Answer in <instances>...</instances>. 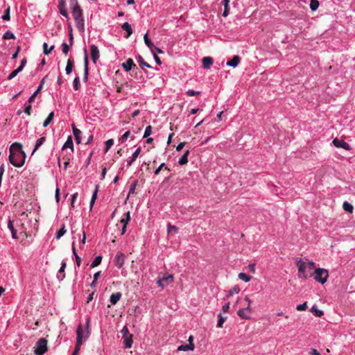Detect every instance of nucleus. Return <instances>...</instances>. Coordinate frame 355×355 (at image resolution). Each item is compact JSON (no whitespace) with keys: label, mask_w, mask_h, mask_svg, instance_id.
<instances>
[{"label":"nucleus","mask_w":355,"mask_h":355,"mask_svg":"<svg viewBox=\"0 0 355 355\" xmlns=\"http://www.w3.org/2000/svg\"><path fill=\"white\" fill-rule=\"evenodd\" d=\"M141 152L140 148H138L136 149V150L133 153L131 159L128 161V166H131L133 162L135 161V159L138 157L139 155V153Z\"/></svg>","instance_id":"nucleus-22"},{"label":"nucleus","mask_w":355,"mask_h":355,"mask_svg":"<svg viewBox=\"0 0 355 355\" xmlns=\"http://www.w3.org/2000/svg\"><path fill=\"white\" fill-rule=\"evenodd\" d=\"M101 261H102V257L101 256H97L94 259L93 262L92 263L91 267L92 268H95V267L98 266L101 263Z\"/></svg>","instance_id":"nucleus-37"},{"label":"nucleus","mask_w":355,"mask_h":355,"mask_svg":"<svg viewBox=\"0 0 355 355\" xmlns=\"http://www.w3.org/2000/svg\"><path fill=\"white\" fill-rule=\"evenodd\" d=\"M46 141V137H42L40 138H39L37 141H36V143H35V148L31 153V155H33L35 152L36 150L45 142Z\"/></svg>","instance_id":"nucleus-18"},{"label":"nucleus","mask_w":355,"mask_h":355,"mask_svg":"<svg viewBox=\"0 0 355 355\" xmlns=\"http://www.w3.org/2000/svg\"><path fill=\"white\" fill-rule=\"evenodd\" d=\"M1 19L3 21H8L10 20V8H8L6 10L4 14L1 16Z\"/></svg>","instance_id":"nucleus-44"},{"label":"nucleus","mask_w":355,"mask_h":355,"mask_svg":"<svg viewBox=\"0 0 355 355\" xmlns=\"http://www.w3.org/2000/svg\"><path fill=\"white\" fill-rule=\"evenodd\" d=\"M62 52L67 55L69 51V45H68L67 43L64 42L62 44Z\"/></svg>","instance_id":"nucleus-50"},{"label":"nucleus","mask_w":355,"mask_h":355,"mask_svg":"<svg viewBox=\"0 0 355 355\" xmlns=\"http://www.w3.org/2000/svg\"><path fill=\"white\" fill-rule=\"evenodd\" d=\"M114 144V140L110 139L105 142V152H107L111 146Z\"/></svg>","instance_id":"nucleus-45"},{"label":"nucleus","mask_w":355,"mask_h":355,"mask_svg":"<svg viewBox=\"0 0 355 355\" xmlns=\"http://www.w3.org/2000/svg\"><path fill=\"white\" fill-rule=\"evenodd\" d=\"M121 28L127 33L126 35L125 36V38L129 37L130 35L132 33V28L130 24H123Z\"/></svg>","instance_id":"nucleus-20"},{"label":"nucleus","mask_w":355,"mask_h":355,"mask_svg":"<svg viewBox=\"0 0 355 355\" xmlns=\"http://www.w3.org/2000/svg\"><path fill=\"white\" fill-rule=\"evenodd\" d=\"M65 7H66V2H65V1L64 0H60V2H59V4H58V8H59L60 12L63 16L67 17L68 13H67V10Z\"/></svg>","instance_id":"nucleus-15"},{"label":"nucleus","mask_w":355,"mask_h":355,"mask_svg":"<svg viewBox=\"0 0 355 355\" xmlns=\"http://www.w3.org/2000/svg\"><path fill=\"white\" fill-rule=\"evenodd\" d=\"M138 62H139V66H140L141 68H142L143 67H148V68H150V67H151V66H150L148 63H147V62H146L144 61V60L143 59V58H142L141 55H139V56H138Z\"/></svg>","instance_id":"nucleus-34"},{"label":"nucleus","mask_w":355,"mask_h":355,"mask_svg":"<svg viewBox=\"0 0 355 355\" xmlns=\"http://www.w3.org/2000/svg\"><path fill=\"white\" fill-rule=\"evenodd\" d=\"M320 3L318 0H311L310 2V8L311 10L315 11L319 7Z\"/></svg>","instance_id":"nucleus-33"},{"label":"nucleus","mask_w":355,"mask_h":355,"mask_svg":"<svg viewBox=\"0 0 355 355\" xmlns=\"http://www.w3.org/2000/svg\"><path fill=\"white\" fill-rule=\"evenodd\" d=\"M151 132H152V127H151V125H148L146 128V130H145V132H144V138H147L148 136L150 135Z\"/></svg>","instance_id":"nucleus-46"},{"label":"nucleus","mask_w":355,"mask_h":355,"mask_svg":"<svg viewBox=\"0 0 355 355\" xmlns=\"http://www.w3.org/2000/svg\"><path fill=\"white\" fill-rule=\"evenodd\" d=\"M122 67L126 71H129L132 69L133 67H135V64L131 58H128L125 62L122 64Z\"/></svg>","instance_id":"nucleus-14"},{"label":"nucleus","mask_w":355,"mask_h":355,"mask_svg":"<svg viewBox=\"0 0 355 355\" xmlns=\"http://www.w3.org/2000/svg\"><path fill=\"white\" fill-rule=\"evenodd\" d=\"M343 209H344L345 211H348V212H350V213H352V211H353V209H354L353 206H352L351 204H349V202H345L343 203Z\"/></svg>","instance_id":"nucleus-41"},{"label":"nucleus","mask_w":355,"mask_h":355,"mask_svg":"<svg viewBox=\"0 0 355 355\" xmlns=\"http://www.w3.org/2000/svg\"><path fill=\"white\" fill-rule=\"evenodd\" d=\"M214 60L211 57L207 56L202 59V66L205 69H209L213 64Z\"/></svg>","instance_id":"nucleus-13"},{"label":"nucleus","mask_w":355,"mask_h":355,"mask_svg":"<svg viewBox=\"0 0 355 355\" xmlns=\"http://www.w3.org/2000/svg\"><path fill=\"white\" fill-rule=\"evenodd\" d=\"M90 53L93 62L96 64V61L100 58L99 50L96 45L92 44L90 46Z\"/></svg>","instance_id":"nucleus-7"},{"label":"nucleus","mask_w":355,"mask_h":355,"mask_svg":"<svg viewBox=\"0 0 355 355\" xmlns=\"http://www.w3.org/2000/svg\"><path fill=\"white\" fill-rule=\"evenodd\" d=\"M68 29H69V45L72 46L73 44V29L70 24L68 26Z\"/></svg>","instance_id":"nucleus-35"},{"label":"nucleus","mask_w":355,"mask_h":355,"mask_svg":"<svg viewBox=\"0 0 355 355\" xmlns=\"http://www.w3.org/2000/svg\"><path fill=\"white\" fill-rule=\"evenodd\" d=\"M3 38L4 40H10V39H15V35L12 32L8 31L4 33Z\"/></svg>","instance_id":"nucleus-42"},{"label":"nucleus","mask_w":355,"mask_h":355,"mask_svg":"<svg viewBox=\"0 0 355 355\" xmlns=\"http://www.w3.org/2000/svg\"><path fill=\"white\" fill-rule=\"evenodd\" d=\"M31 109H32V105H31V103L27 105L25 109H24V112L28 114V116H30L31 114Z\"/></svg>","instance_id":"nucleus-54"},{"label":"nucleus","mask_w":355,"mask_h":355,"mask_svg":"<svg viewBox=\"0 0 355 355\" xmlns=\"http://www.w3.org/2000/svg\"><path fill=\"white\" fill-rule=\"evenodd\" d=\"M333 144L336 148H342L347 150L351 149L350 146L347 143L338 138H335L333 140Z\"/></svg>","instance_id":"nucleus-8"},{"label":"nucleus","mask_w":355,"mask_h":355,"mask_svg":"<svg viewBox=\"0 0 355 355\" xmlns=\"http://www.w3.org/2000/svg\"><path fill=\"white\" fill-rule=\"evenodd\" d=\"M145 44L148 46L150 49L155 48V45L151 42V40L148 38V33H146L144 36Z\"/></svg>","instance_id":"nucleus-28"},{"label":"nucleus","mask_w":355,"mask_h":355,"mask_svg":"<svg viewBox=\"0 0 355 355\" xmlns=\"http://www.w3.org/2000/svg\"><path fill=\"white\" fill-rule=\"evenodd\" d=\"M41 89H42V84H40L37 90L29 98V99H28L29 103H31L35 101V97L37 96V94L41 91Z\"/></svg>","instance_id":"nucleus-32"},{"label":"nucleus","mask_w":355,"mask_h":355,"mask_svg":"<svg viewBox=\"0 0 355 355\" xmlns=\"http://www.w3.org/2000/svg\"><path fill=\"white\" fill-rule=\"evenodd\" d=\"M124 254L121 252H118L114 259V263L119 268H122L124 264Z\"/></svg>","instance_id":"nucleus-9"},{"label":"nucleus","mask_w":355,"mask_h":355,"mask_svg":"<svg viewBox=\"0 0 355 355\" xmlns=\"http://www.w3.org/2000/svg\"><path fill=\"white\" fill-rule=\"evenodd\" d=\"M178 232V228L175 225L171 224L168 225V234H176Z\"/></svg>","instance_id":"nucleus-36"},{"label":"nucleus","mask_w":355,"mask_h":355,"mask_svg":"<svg viewBox=\"0 0 355 355\" xmlns=\"http://www.w3.org/2000/svg\"><path fill=\"white\" fill-rule=\"evenodd\" d=\"M47 343L46 339L43 338L39 339L36 343L35 354L36 355H43L47 351Z\"/></svg>","instance_id":"nucleus-5"},{"label":"nucleus","mask_w":355,"mask_h":355,"mask_svg":"<svg viewBox=\"0 0 355 355\" xmlns=\"http://www.w3.org/2000/svg\"><path fill=\"white\" fill-rule=\"evenodd\" d=\"M245 300L248 303V305H247V307H246V310L249 312V313H251L252 312V309H251V306H250V304H251V300L250 299L246 296L245 297Z\"/></svg>","instance_id":"nucleus-52"},{"label":"nucleus","mask_w":355,"mask_h":355,"mask_svg":"<svg viewBox=\"0 0 355 355\" xmlns=\"http://www.w3.org/2000/svg\"><path fill=\"white\" fill-rule=\"evenodd\" d=\"M307 263V268L309 270H313L315 268V263L313 261H309Z\"/></svg>","instance_id":"nucleus-61"},{"label":"nucleus","mask_w":355,"mask_h":355,"mask_svg":"<svg viewBox=\"0 0 355 355\" xmlns=\"http://www.w3.org/2000/svg\"><path fill=\"white\" fill-rule=\"evenodd\" d=\"M18 74V73L17 72L16 70H14L12 71L10 75L8 76V80H12V78H14Z\"/></svg>","instance_id":"nucleus-56"},{"label":"nucleus","mask_w":355,"mask_h":355,"mask_svg":"<svg viewBox=\"0 0 355 355\" xmlns=\"http://www.w3.org/2000/svg\"><path fill=\"white\" fill-rule=\"evenodd\" d=\"M239 278L241 280H243V281H244L245 282H249L251 279L252 277L250 276H248V275H246L244 272H241V273L239 274Z\"/></svg>","instance_id":"nucleus-39"},{"label":"nucleus","mask_w":355,"mask_h":355,"mask_svg":"<svg viewBox=\"0 0 355 355\" xmlns=\"http://www.w3.org/2000/svg\"><path fill=\"white\" fill-rule=\"evenodd\" d=\"M66 266H67V263L65 262H62V266L59 270V273H62L64 272V270L66 268Z\"/></svg>","instance_id":"nucleus-63"},{"label":"nucleus","mask_w":355,"mask_h":355,"mask_svg":"<svg viewBox=\"0 0 355 355\" xmlns=\"http://www.w3.org/2000/svg\"><path fill=\"white\" fill-rule=\"evenodd\" d=\"M241 58L239 55H234L232 60L227 61V65L232 67H236L238 66Z\"/></svg>","instance_id":"nucleus-17"},{"label":"nucleus","mask_w":355,"mask_h":355,"mask_svg":"<svg viewBox=\"0 0 355 355\" xmlns=\"http://www.w3.org/2000/svg\"><path fill=\"white\" fill-rule=\"evenodd\" d=\"M226 319H227V316L224 317V316H223V315L221 313H220L218 315V320L217 327H222L223 324L225 322V321L226 320Z\"/></svg>","instance_id":"nucleus-38"},{"label":"nucleus","mask_w":355,"mask_h":355,"mask_svg":"<svg viewBox=\"0 0 355 355\" xmlns=\"http://www.w3.org/2000/svg\"><path fill=\"white\" fill-rule=\"evenodd\" d=\"M239 291H240V288L237 286H235L232 289H230L226 297L229 298L234 294H238L239 293Z\"/></svg>","instance_id":"nucleus-31"},{"label":"nucleus","mask_w":355,"mask_h":355,"mask_svg":"<svg viewBox=\"0 0 355 355\" xmlns=\"http://www.w3.org/2000/svg\"><path fill=\"white\" fill-rule=\"evenodd\" d=\"M80 86V78L78 76L76 77L73 80V88L75 90H78Z\"/></svg>","instance_id":"nucleus-47"},{"label":"nucleus","mask_w":355,"mask_h":355,"mask_svg":"<svg viewBox=\"0 0 355 355\" xmlns=\"http://www.w3.org/2000/svg\"><path fill=\"white\" fill-rule=\"evenodd\" d=\"M163 281L166 284H169L173 281V276L172 275H169L166 277H164L162 278Z\"/></svg>","instance_id":"nucleus-43"},{"label":"nucleus","mask_w":355,"mask_h":355,"mask_svg":"<svg viewBox=\"0 0 355 355\" xmlns=\"http://www.w3.org/2000/svg\"><path fill=\"white\" fill-rule=\"evenodd\" d=\"M194 349V344H188V345H182L178 347V350L179 351H187V350H193Z\"/></svg>","instance_id":"nucleus-26"},{"label":"nucleus","mask_w":355,"mask_h":355,"mask_svg":"<svg viewBox=\"0 0 355 355\" xmlns=\"http://www.w3.org/2000/svg\"><path fill=\"white\" fill-rule=\"evenodd\" d=\"M230 302H227L226 304H225L223 306V311L224 313L227 312L229 311V309H230Z\"/></svg>","instance_id":"nucleus-62"},{"label":"nucleus","mask_w":355,"mask_h":355,"mask_svg":"<svg viewBox=\"0 0 355 355\" xmlns=\"http://www.w3.org/2000/svg\"><path fill=\"white\" fill-rule=\"evenodd\" d=\"M313 277L314 279L321 283L324 284L329 277L328 270L324 268H316L313 274H311L310 277Z\"/></svg>","instance_id":"nucleus-2"},{"label":"nucleus","mask_w":355,"mask_h":355,"mask_svg":"<svg viewBox=\"0 0 355 355\" xmlns=\"http://www.w3.org/2000/svg\"><path fill=\"white\" fill-rule=\"evenodd\" d=\"M121 334H123V336H125L126 335H130V334L129 333V331H128V329L127 328V327H124L122 330H121Z\"/></svg>","instance_id":"nucleus-59"},{"label":"nucleus","mask_w":355,"mask_h":355,"mask_svg":"<svg viewBox=\"0 0 355 355\" xmlns=\"http://www.w3.org/2000/svg\"><path fill=\"white\" fill-rule=\"evenodd\" d=\"M296 266L298 268V271L300 273L299 277L300 278L303 277L304 279H307L308 276L305 275V270L307 268V263L303 261L301 259H297L296 260Z\"/></svg>","instance_id":"nucleus-6"},{"label":"nucleus","mask_w":355,"mask_h":355,"mask_svg":"<svg viewBox=\"0 0 355 355\" xmlns=\"http://www.w3.org/2000/svg\"><path fill=\"white\" fill-rule=\"evenodd\" d=\"M72 129L76 143L80 144L81 141V131L76 127L75 124H72Z\"/></svg>","instance_id":"nucleus-12"},{"label":"nucleus","mask_w":355,"mask_h":355,"mask_svg":"<svg viewBox=\"0 0 355 355\" xmlns=\"http://www.w3.org/2000/svg\"><path fill=\"white\" fill-rule=\"evenodd\" d=\"M310 354L311 355H320L319 352L315 349H311V350L310 352Z\"/></svg>","instance_id":"nucleus-64"},{"label":"nucleus","mask_w":355,"mask_h":355,"mask_svg":"<svg viewBox=\"0 0 355 355\" xmlns=\"http://www.w3.org/2000/svg\"><path fill=\"white\" fill-rule=\"evenodd\" d=\"M73 69V61L71 59H69L67 62V66L65 68L66 73L69 75Z\"/></svg>","instance_id":"nucleus-21"},{"label":"nucleus","mask_w":355,"mask_h":355,"mask_svg":"<svg viewBox=\"0 0 355 355\" xmlns=\"http://www.w3.org/2000/svg\"><path fill=\"white\" fill-rule=\"evenodd\" d=\"M55 46L52 45L50 48L48 47L47 43L44 42L43 44V52L45 55H49L51 53V51L54 49Z\"/></svg>","instance_id":"nucleus-27"},{"label":"nucleus","mask_w":355,"mask_h":355,"mask_svg":"<svg viewBox=\"0 0 355 355\" xmlns=\"http://www.w3.org/2000/svg\"><path fill=\"white\" fill-rule=\"evenodd\" d=\"M165 168L166 170H168L169 171V168H167L166 166H165V164L164 163H162L159 165V166L155 171V175H158L160 172V171L163 168Z\"/></svg>","instance_id":"nucleus-51"},{"label":"nucleus","mask_w":355,"mask_h":355,"mask_svg":"<svg viewBox=\"0 0 355 355\" xmlns=\"http://www.w3.org/2000/svg\"><path fill=\"white\" fill-rule=\"evenodd\" d=\"M83 327L80 324V325H78L77 330H76V335H77L76 344V347L73 350V352L72 353L71 355H78V354L80 349V346L82 345L83 342Z\"/></svg>","instance_id":"nucleus-4"},{"label":"nucleus","mask_w":355,"mask_h":355,"mask_svg":"<svg viewBox=\"0 0 355 355\" xmlns=\"http://www.w3.org/2000/svg\"><path fill=\"white\" fill-rule=\"evenodd\" d=\"M122 295L120 292L112 293L110 296V302L112 305H115L121 299Z\"/></svg>","instance_id":"nucleus-16"},{"label":"nucleus","mask_w":355,"mask_h":355,"mask_svg":"<svg viewBox=\"0 0 355 355\" xmlns=\"http://www.w3.org/2000/svg\"><path fill=\"white\" fill-rule=\"evenodd\" d=\"M137 184V180L135 181L133 184L131 186V187L130 189V191H129V193H135Z\"/></svg>","instance_id":"nucleus-58"},{"label":"nucleus","mask_w":355,"mask_h":355,"mask_svg":"<svg viewBox=\"0 0 355 355\" xmlns=\"http://www.w3.org/2000/svg\"><path fill=\"white\" fill-rule=\"evenodd\" d=\"M123 345L125 348H130L132 345V335H126L123 336Z\"/></svg>","instance_id":"nucleus-11"},{"label":"nucleus","mask_w":355,"mask_h":355,"mask_svg":"<svg viewBox=\"0 0 355 355\" xmlns=\"http://www.w3.org/2000/svg\"><path fill=\"white\" fill-rule=\"evenodd\" d=\"M189 150H187L184 152L183 155L180 157V159L178 161V163L180 165H184L188 163V156L189 155Z\"/></svg>","instance_id":"nucleus-19"},{"label":"nucleus","mask_w":355,"mask_h":355,"mask_svg":"<svg viewBox=\"0 0 355 355\" xmlns=\"http://www.w3.org/2000/svg\"><path fill=\"white\" fill-rule=\"evenodd\" d=\"M54 117V112H51L49 113L47 118L45 119V121L43 123V127H46L53 119Z\"/></svg>","instance_id":"nucleus-30"},{"label":"nucleus","mask_w":355,"mask_h":355,"mask_svg":"<svg viewBox=\"0 0 355 355\" xmlns=\"http://www.w3.org/2000/svg\"><path fill=\"white\" fill-rule=\"evenodd\" d=\"M67 148H71L72 152L73 151V140H72V138L71 136H69L68 137L67 141L65 142V144H64V146L62 147V150Z\"/></svg>","instance_id":"nucleus-25"},{"label":"nucleus","mask_w":355,"mask_h":355,"mask_svg":"<svg viewBox=\"0 0 355 355\" xmlns=\"http://www.w3.org/2000/svg\"><path fill=\"white\" fill-rule=\"evenodd\" d=\"M26 155L21 150V144L14 143L10 147L9 162L14 166L20 168L24 163Z\"/></svg>","instance_id":"nucleus-1"},{"label":"nucleus","mask_w":355,"mask_h":355,"mask_svg":"<svg viewBox=\"0 0 355 355\" xmlns=\"http://www.w3.org/2000/svg\"><path fill=\"white\" fill-rule=\"evenodd\" d=\"M150 51H151V52H152L153 54H154V53H155V54H157V53H163L162 50H161L160 49H159V48L156 47L155 46V48L151 49H150Z\"/></svg>","instance_id":"nucleus-55"},{"label":"nucleus","mask_w":355,"mask_h":355,"mask_svg":"<svg viewBox=\"0 0 355 355\" xmlns=\"http://www.w3.org/2000/svg\"><path fill=\"white\" fill-rule=\"evenodd\" d=\"M246 311H248L246 310V308L241 309L237 311V314L242 319H245V320L250 319V316L249 314H246V313H245Z\"/></svg>","instance_id":"nucleus-23"},{"label":"nucleus","mask_w":355,"mask_h":355,"mask_svg":"<svg viewBox=\"0 0 355 355\" xmlns=\"http://www.w3.org/2000/svg\"><path fill=\"white\" fill-rule=\"evenodd\" d=\"M185 146V142H181L180 143L177 147H176V150L177 151H180L183 149V148Z\"/></svg>","instance_id":"nucleus-60"},{"label":"nucleus","mask_w":355,"mask_h":355,"mask_svg":"<svg viewBox=\"0 0 355 355\" xmlns=\"http://www.w3.org/2000/svg\"><path fill=\"white\" fill-rule=\"evenodd\" d=\"M130 220V212H127L126 213V218H122L121 220V223H123V225H127L128 223L129 222V220Z\"/></svg>","instance_id":"nucleus-48"},{"label":"nucleus","mask_w":355,"mask_h":355,"mask_svg":"<svg viewBox=\"0 0 355 355\" xmlns=\"http://www.w3.org/2000/svg\"><path fill=\"white\" fill-rule=\"evenodd\" d=\"M307 309V304L306 302H304L302 304H299L297 306L296 309L299 311H304Z\"/></svg>","instance_id":"nucleus-49"},{"label":"nucleus","mask_w":355,"mask_h":355,"mask_svg":"<svg viewBox=\"0 0 355 355\" xmlns=\"http://www.w3.org/2000/svg\"><path fill=\"white\" fill-rule=\"evenodd\" d=\"M187 95L189 96H195V95H200V92H196L193 89H189L187 92Z\"/></svg>","instance_id":"nucleus-53"},{"label":"nucleus","mask_w":355,"mask_h":355,"mask_svg":"<svg viewBox=\"0 0 355 355\" xmlns=\"http://www.w3.org/2000/svg\"><path fill=\"white\" fill-rule=\"evenodd\" d=\"M88 64H89L88 56L87 54V51H86V49H85L84 78H83V80L85 82H87L88 80V73H89Z\"/></svg>","instance_id":"nucleus-10"},{"label":"nucleus","mask_w":355,"mask_h":355,"mask_svg":"<svg viewBox=\"0 0 355 355\" xmlns=\"http://www.w3.org/2000/svg\"><path fill=\"white\" fill-rule=\"evenodd\" d=\"M66 232L65 225H62V227L58 231L56 234V239H60Z\"/></svg>","instance_id":"nucleus-40"},{"label":"nucleus","mask_w":355,"mask_h":355,"mask_svg":"<svg viewBox=\"0 0 355 355\" xmlns=\"http://www.w3.org/2000/svg\"><path fill=\"white\" fill-rule=\"evenodd\" d=\"M229 3H230L229 0H223L222 1V4L224 6V10H223V17H227L228 15V14H229V10H230Z\"/></svg>","instance_id":"nucleus-24"},{"label":"nucleus","mask_w":355,"mask_h":355,"mask_svg":"<svg viewBox=\"0 0 355 355\" xmlns=\"http://www.w3.org/2000/svg\"><path fill=\"white\" fill-rule=\"evenodd\" d=\"M70 7L71 9L72 15L73 17L74 20L76 21H82L84 19L82 17V9L78 3V0H71L70 1Z\"/></svg>","instance_id":"nucleus-3"},{"label":"nucleus","mask_w":355,"mask_h":355,"mask_svg":"<svg viewBox=\"0 0 355 355\" xmlns=\"http://www.w3.org/2000/svg\"><path fill=\"white\" fill-rule=\"evenodd\" d=\"M130 131H126L121 137V138L120 139L122 141H123L124 140L127 139L128 138V137L130 136Z\"/></svg>","instance_id":"nucleus-57"},{"label":"nucleus","mask_w":355,"mask_h":355,"mask_svg":"<svg viewBox=\"0 0 355 355\" xmlns=\"http://www.w3.org/2000/svg\"><path fill=\"white\" fill-rule=\"evenodd\" d=\"M311 311L315 315V316H318V317H321L324 315V312L321 310H319L316 306H313L311 309Z\"/></svg>","instance_id":"nucleus-29"}]
</instances>
